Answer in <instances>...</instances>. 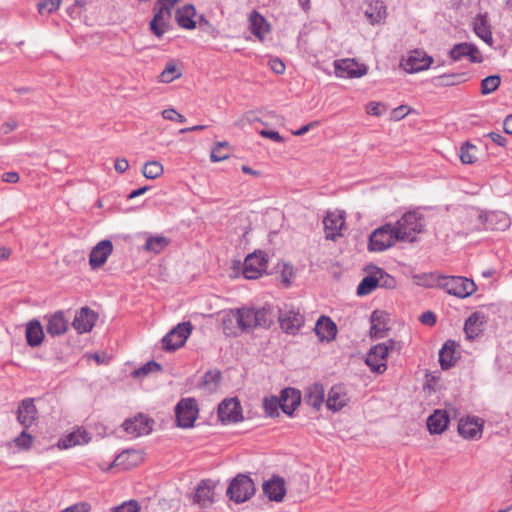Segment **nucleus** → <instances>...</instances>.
Wrapping results in <instances>:
<instances>
[{"label":"nucleus","mask_w":512,"mask_h":512,"mask_svg":"<svg viewBox=\"0 0 512 512\" xmlns=\"http://www.w3.org/2000/svg\"><path fill=\"white\" fill-rule=\"evenodd\" d=\"M424 226L423 216L415 211L405 213L394 225L400 242H413L416 235L423 232Z\"/></svg>","instance_id":"nucleus-1"},{"label":"nucleus","mask_w":512,"mask_h":512,"mask_svg":"<svg viewBox=\"0 0 512 512\" xmlns=\"http://www.w3.org/2000/svg\"><path fill=\"white\" fill-rule=\"evenodd\" d=\"M437 283L448 294L459 298H466L477 289L473 280L461 276H438Z\"/></svg>","instance_id":"nucleus-2"},{"label":"nucleus","mask_w":512,"mask_h":512,"mask_svg":"<svg viewBox=\"0 0 512 512\" xmlns=\"http://www.w3.org/2000/svg\"><path fill=\"white\" fill-rule=\"evenodd\" d=\"M400 242L395 227L391 223L375 229L369 236L368 248L370 251L382 252Z\"/></svg>","instance_id":"nucleus-3"},{"label":"nucleus","mask_w":512,"mask_h":512,"mask_svg":"<svg viewBox=\"0 0 512 512\" xmlns=\"http://www.w3.org/2000/svg\"><path fill=\"white\" fill-rule=\"evenodd\" d=\"M256 488L253 480L245 474H238L230 482L227 488V496L237 504L248 501L254 494Z\"/></svg>","instance_id":"nucleus-4"},{"label":"nucleus","mask_w":512,"mask_h":512,"mask_svg":"<svg viewBox=\"0 0 512 512\" xmlns=\"http://www.w3.org/2000/svg\"><path fill=\"white\" fill-rule=\"evenodd\" d=\"M240 332H250L256 327H268L272 320L265 309L238 308Z\"/></svg>","instance_id":"nucleus-5"},{"label":"nucleus","mask_w":512,"mask_h":512,"mask_svg":"<svg viewBox=\"0 0 512 512\" xmlns=\"http://www.w3.org/2000/svg\"><path fill=\"white\" fill-rule=\"evenodd\" d=\"M389 344L390 345L387 343H379L370 348L366 355L365 363L370 368L371 372L383 374L387 370V357L394 342L390 340Z\"/></svg>","instance_id":"nucleus-6"},{"label":"nucleus","mask_w":512,"mask_h":512,"mask_svg":"<svg viewBox=\"0 0 512 512\" xmlns=\"http://www.w3.org/2000/svg\"><path fill=\"white\" fill-rule=\"evenodd\" d=\"M177 425L182 428H191L198 416V406L193 398H185L175 407Z\"/></svg>","instance_id":"nucleus-7"},{"label":"nucleus","mask_w":512,"mask_h":512,"mask_svg":"<svg viewBox=\"0 0 512 512\" xmlns=\"http://www.w3.org/2000/svg\"><path fill=\"white\" fill-rule=\"evenodd\" d=\"M191 324L189 322L179 323L162 339L163 349L174 351L182 347L191 333Z\"/></svg>","instance_id":"nucleus-8"},{"label":"nucleus","mask_w":512,"mask_h":512,"mask_svg":"<svg viewBox=\"0 0 512 512\" xmlns=\"http://www.w3.org/2000/svg\"><path fill=\"white\" fill-rule=\"evenodd\" d=\"M433 63V58L426 54L423 50L411 51L407 58L402 59L400 66L407 73H417L426 70Z\"/></svg>","instance_id":"nucleus-9"},{"label":"nucleus","mask_w":512,"mask_h":512,"mask_svg":"<svg viewBox=\"0 0 512 512\" xmlns=\"http://www.w3.org/2000/svg\"><path fill=\"white\" fill-rule=\"evenodd\" d=\"M267 268V260L262 252H254L249 254L243 264V276L246 279H257L265 272Z\"/></svg>","instance_id":"nucleus-10"},{"label":"nucleus","mask_w":512,"mask_h":512,"mask_svg":"<svg viewBox=\"0 0 512 512\" xmlns=\"http://www.w3.org/2000/svg\"><path fill=\"white\" fill-rule=\"evenodd\" d=\"M215 487L216 483L213 480H201L196 486L192 496L193 503L199 505L201 508L210 507L215 501Z\"/></svg>","instance_id":"nucleus-11"},{"label":"nucleus","mask_w":512,"mask_h":512,"mask_svg":"<svg viewBox=\"0 0 512 512\" xmlns=\"http://www.w3.org/2000/svg\"><path fill=\"white\" fill-rule=\"evenodd\" d=\"M281 329L287 334H296L304 324V316L294 309L280 310L278 317Z\"/></svg>","instance_id":"nucleus-12"},{"label":"nucleus","mask_w":512,"mask_h":512,"mask_svg":"<svg viewBox=\"0 0 512 512\" xmlns=\"http://www.w3.org/2000/svg\"><path fill=\"white\" fill-rule=\"evenodd\" d=\"M153 423L154 421L149 417L139 414L138 416L127 419L122 426L131 436L140 437L151 433Z\"/></svg>","instance_id":"nucleus-13"},{"label":"nucleus","mask_w":512,"mask_h":512,"mask_svg":"<svg viewBox=\"0 0 512 512\" xmlns=\"http://www.w3.org/2000/svg\"><path fill=\"white\" fill-rule=\"evenodd\" d=\"M218 417L222 423H235L242 420L240 402L235 399H225L218 406Z\"/></svg>","instance_id":"nucleus-14"},{"label":"nucleus","mask_w":512,"mask_h":512,"mask_svg":"<svg viewBox=\"0 0 512 512\" xmlns=\"http://www.w3.org/2000/svg\"><path fill=\"white\" fill-rule=\"evenodd\" d=\"M484 422L478 417H465L458 423V432L465 439H480L482 437Z\"/></svg>","instance_id":"nucleus-15"},{"label":"nucleus","mask_w":512,"mask_h":512,"mask_svg":"<svg viewBox=\"0 0 512 512\" xmlns=\"http://www.w3.org/2000/svg\"><path fill=\"white\" fill-rule=\"evenodd\" d=\"M453 61H459L463 58H468L472 63H481L483 61L480 50L471 43H459L452 47L449 53Z\"/></svg>","instance_id":"nucleus-16"},{"label":"nucleus","mask_w":512,"mask_h":512,"mask_svg":"<svg viewBox=\"0 0 512 512\" xmlns=\"http://www.w3.org/2000/svg\"><path fill=\"white\" fill-rule=\"evenodd\" d=\"M367 21L372 24H380L387 17V8L383 1L367 0L361 6Z\"/></svg>","instance_id":"nucleus-17"},{"label":"nucleus","mask_w":512,"mask_h":512,"mask_svg":"<svg viewBox=\"0 0 512 512\" xmlns=\"http://www.w3.org/2000/svg\"><path fill=\"white\" fill-rule=\"evenodd\" d=\"M38 419V410L34 404V399L26 398L22 400L17 409V420L24 429L31 427Z\"/></svg>","instance_id":"nucleus-18"},{"label":"nucleus","mask_w":512,"mask_h":512,"mask_svg":"<svg viewBox=\"0 0 512 512\" xmlns=\"http://www.w3.org/2000/svg\"><path fill=\"white\" fill-rule=\"evenodd\" d=\"M97 318L98 316L93 310L88 307H82L76 312L72 326L79 334L87 333L92 330Z\"/></svg>","instance_id":"nucleus-19"},{"label":"nucleus","mask_w":512,"mask_h":512,"mask_svg":"<svg viewBox=\"0 0 512 512\" xmlns=\"http://www.w3.org/2000/svg\"><path fill=\"white\" fill-rule=\"evenodd\" d=\"M113 251V244L110 240H102L94 246L89 255V264L92 269L102 267Z\"/></svg>","instance_id":"nucleus-20"},{"label":"nucleus","mask_w":512,"mask_h":512,"mask_svg":"<svg viewBox=\"0 0 512 512\" xmlns=\"http://www.w3.org/2000/svg\"><path fill=\"white\" fill-rule=\"evenodd\" d=\"M263 492L271 501H282L286 494L284 479L278 476L272 477L264 482Z\"/></svg>","instance_id":"nucleus-21"},{"label":"nucleus","mask_w":512,"mask_h":512,"mask_svg":"<svg viewBox=\"0 0 512 512\" xmlns=\"http://www.w3.org/2000/svg\"><path fill=\"white\" fill-rule=\"evenodd\" d=\"M326 238L336 240L341 236V230L344 226V219L342 214L330 212L323 220Z\"/></svg>","instance_id":"nucleus-22"},{"label":"nucleus","mask_w":512,"mask_h":512,"mask_svg":"<svg viewBox=\"0 0 512 512\" xmlns=\"http://www.w3.org/2000/svg\"><path fill=\"white\" fill-rule=\"evenodd\" d=\"M486 316L482 312L472 313L465 321L464 331L470 340L477 338L483 331Z\"/></svg>","instance_id":"nucleus-23"},{"label":"nucleus","mask_w":512,"mask_h":512,"mask_svg":"<svg viewBox=\"0 0 512 512\" xmlns=\"http://www.w3.org/2000/svg\"><path fill=\"white\" fill-rule=\"evenodd\" d=\"M249 29L251 33L257 37L259 40L263 41L266 34L270 31V25L266 21V19L258 13L256 10H253L249 15Z\"/></svg>","instance_id":"nucleus-24"},{"label":"nucleus","mask_w":512,"mask_h":512,"mask_svg":"<svg viewBox=\"0 0 512 512\" xmlns=\"http://www.w3.org/2000/svg\"><path fill=\"white\" fill-rule=\"evenodd\" d=\"M314 330L321 341H331L337 333L336 324L326 316H321L317 320Z\"/></svg>","instance_id":"nucleus-25"},{"label":"nucleus","mask_w":512,"mask_h":512,"mask_svg":"<svg viewBox=\"0 0 512 512\" xmlns=\"http://www.w3.org/2000/svg\"><path fill=\"white\" fill-rule=\"evenodd\" d=\"M300 393L293 388H285L281 392L279 399L280 408L287 415H292L296 407L300 404Z\"/></svg>","instance_id":"nucleus-26"},{"label":"nucleus","mask_w":512,"mask_h":512,"mask_svg":"<svg viewBox=\"0 0 512 512\" xmlns=\"http://www.w3.org/2000/svg\"><path fill=\"white\" fill-rule=\"evenodd\" d=\"M475 34L488 45L493 44V37L487 14H478L473 22Z\"/></svg>","instance_id":"nucleus-27"},{"label":"nucleus","mask_w":512,"mask_h":512,"mask_svg":"<svg viewBox=\"0 0 512 512\" xmlns=\"http://www.w3.org/2000/svg\"><path fill=\"white\" fill-rule=\"evenodd\" d=\"M449 423V416L446 411L435 410L427 419V427L431 434H441Z\"/></svg>","instance_id":"nucleus-28"},{"label":"nucleus","mask_w":512,"mask_h":512,"mask_svg":"<svg viewBox=\"0 0 512 512\" xmlns=\"http://www.w3.org/2000/svg\"><path fill=\"white\" fill-rule=\"evenodd\" d=\"M388 314L381 310H375L370 317V334L375 338L384 337L387 328Z\"/></svg>","instance_id":"nucleus-29"},{"label":"nucleus","mask_w":512,"mask_h":512,"mask_svg":"<svg viewBox=\"0 0 512 512\" xmlns=\"http://www.w3.org/2000/svg\"><path fill=\"white\" fill-rule=\"evenodd\" d=\"M223 332L227 336H237L240 332V321L237 309L226 311L222 316Z\"/></svg>","instance_id":"nucleus-30"},{"label":"nucleus","mask_w":512,"mask_h":512,"mask_svg":"<svg viewBox=\"0 0 512 512\" xmlns=\"http://www.w3.org/2000/svg\"><path fill=\"white\" fill-rule=\"evenodd\" d=\"M68 329V320L64 317L63 312L58 311L48 318L46 331L52 336L64 334Z\"/></svg>","instance_id":"nucleus-31"},{"label":"nucleus","mask_w":512,"mask_h":512,"mask_svg":"<svg viewBox=\"0 0 512 512\" xmlns=\"http://www.w3.org/2000/svg\"><path fill=\"white\" fill-rule=\"evenodd\" d=\"M142 460L141 453L136 450H125L113 461V466L121 467L124 470L131 469Z\"/></svg>","instance_id":"nucleus-32"},{"label":"nucleus","mask_w":512,"mask_h":512,"mask_svg":"<svg viewBox=\"0 0 512 512\" xmlns=\"http://www.w3.org/2000/svg\"><path fill=\"white\" fill-rule=\"evenodd\" d=\"M325 389L320 383H313L310 385L305 394L306 403L315 408L319 409L324 402Z\"/></svg>","instance_id":"nucleus-33"},{"label":"nucleus","mask_w":512,"mask_h":512,"mask_svg":"<svg viewBox=\"0 0 512 512\" xmlns=\"http://www.w3.org/2000/svg\"><path fill=\"white\" fill-rule=\"evenodd\" d=\"M366 271L368 275H366L362 281L359 283L357 287V295L365 296L372 293L376 288L379 287V283L377 282V276L375 275L374 266H367Z\"/></svg>","instance_id":"nucleus-34"},{"label":"nucleus","mask_w":512,"mask_h":512,"mask_svg":"<svg viewBox=\"0 0 512 512\" xmlns=\"http://www.w3.org/2000/svg\"><path fill=\"white\" fill-rule=\"evenodd\" d=\"M346 401L347 397L343 387L336 385L330 389L326 405L330 410L338 411L346 404Z\"/></svg>","instance_id":"nucleus-35"},{"label":"nucleus","mask_w":512,"mask_h":512,"mask_svg":"<svg viewBox=\"0 0 512 512\" xmlns=\"http://www.w3.org/2000/svg\"><path fill=\"white\" fill-rule=\"evenodd\" d=\"M44 338L43 328L41 323L34 319L28 322L26 327V340L31 347L39 346Z\"/></svg>","instance_id":"nucleus-36"},{"label":"nucleus","mask_w":512,"mask_h":512,"mask_svg":"<svg viewBox=\"0 0 512 512\" xmlns=\"http://www.w3.org/2000/svg\"><path fill=\"white\" fill-rule=\"evenodd\" d=\"M195 13L196 11L193 5H185L182 8H179L175 15L178 25L185 29L195 28L196 22L193 19Z\"/></svg>","instance_id":"nucleus-37"},{"label":"nucleus","mask_w":512,"mask_h":512,"mask_svg":"<svg viewBox=\"0 0 512 512\" xmlns=\"http://www.w3.org/2000/svg\"><path fill=\"white\" fill-rule=\"evenodd\" d=\"M89 440L90 437L88 436V433L85 430L78 429L61 439L58 446L62 449H68L75 445L87 443Z\"/></svg>","instance_id":"nucleus-38"},{"label":"nucleus","mask_w":512,"mask_h":512,"mask_svg":"<svg viewBox=\"0 0 512 512\" xmlns=\"http://www.w3.org/2000/svg\"><path fill=\"white\" fill-rule=\"evenodd\" d=\"M170 243V240L164 236H148L144 245V250L152 253H160Z\"/></svg>","instance_id":"nucleus-39"},{"label":"nucleus","mask_w":512,"mask_h":512,"mask_svg":"<svg viewBox=\"0 0 512 512\" xmlns=\"http://www.w3.org/2000/svg\"><path fill=\"white\" fill-rule=\"evenodd\" d=\"M168 18L162 16V12H155L153 19L150 21V30L152 33L161 38L168 30Z\"/></svg>","instance_id":"nucleus-40"},{"label":"nucleus","mask_w":512,"mask_h":512,"mask_svg":"<svg viewBox=\"0 0 512 512\" xmlns=\"http://www.w3.org/2000/svg\"><path fill=\"white\" fill-rule=\"evenodd\" d=\"M455 351V343L447 341L439 352V362L442 369H448L453 365V353Z\"/></svg>","instance_id":"nucleus-41"},{"label":"nucleus","mask_w":512,"mask_h":512,"mask_svg":"<svg viewBox=\"0 0 512 512\" xmlns=\"http://www.w3.org/2000/svg\"><path fill=\"white\" fill-rule=\"evenodd\" d=\"M182 76V72L177 68L175 62L172 60L168 62L158 76V82L160 83H171L172 81L180 78Z\"/></svg>","instance_id":"nucleus-42"},{"label":"nucleus","mask_w":512,"mask_h":512,"mask_svg":"<svg viewBox=\"0 0 512 512\" xmlns=\"http://www.w3.org/2000/svg\"><path fill=\"white\" fill-rule=\"evenodd\" d=\"M164 172L162 164L158 161H148L142 168V174L147 179H156Z\"/></svg>","instance_id":"nucleus-43"},{"label":"nucleus","mask_w":512,"mask_h":512,"mask_svg":"<svg viewBox=\"0 0 512 512\" xmlns=\"http://www.w3.org/2000/svg\"><path fill=\"white\" fill-rule=\"evenodd\" d=\"M335 74L340 78H352V60L340 59L334 62Z\"/></svg>","instance_id":"nucleus-44"},{"label":"nucleus","mask_w":512,"mask_h":512,"mask_svg":"<svg viewBox=\"0 0 512 512\" xmlns=\"http://www.w3.org/2000/svg\"><path fill=\"white\" fill-rule=\"evenodd\" d=\"M476 147L469 142L464 143L460 147L459 157L463 164H472L476 160Z\"/></svg>","instance_id":"nucleus-45"},{"label":"nucleus","mask_w":512,"mask_h":512,"mask_svg":"<svg viewBox=\"0 0 512 512\" xmlns=\"http://www.w3.org/2000/svg\"><path fill=\"white\" fill-rule=\"evenodd\" d=\"M501 83V78L499 75H491L484 78L481 81V93L483 95L490 94L498 89Z\"/></svg>","instance_id":"nucleus-46"},{"label":"nucleus","mask_w":512,"mask_h":512,"mask_svg":"<svg viewBox=\"0 0 512 512\" xmlns=\"http://www.w3.org/2000/svg\"><path fill=\"white\" fill-rule=\"evenodd\" d=\"M375 275L377 276V282L379 287L392 289L396 286V280L394 277L386 273L383 269L374 266Z\"/></svg>","instance_id":"nucleus-47"},{"label":"nucleus","mask_w":512,"mask_h":512,"mask_svg":"<svg viewBox=\"0 0 512 512\" xmlns=\"http://www.w3.org/2000/svg\"><path fill=\"white\" fill-rule=\"evenodd\" d=\"M229 143L226 141L217 142L212 148L210 159L212 162H220L229 158V153L222 152L223 148H228Z\"/></svg>","instance_id":"nucleus-48"},{"label":"nucleus","mask_w":512,"mask_h":512,"mask_svg":"<svg viewBox=\"0 0 512 512\" xmlns=\"http://www.w3.org/2000/svg\"><path fill=\"white\" fill-rule=\"evenodd\" d=\"M161 369H162V367L159 363H157L155 361H150V362L144 364L143 366H141L140 368L134 370L132 375L134 377H143V376H147L151 372H159V371H161Z\"/></svg>","instance_id":"nucleus-49"},{"label":"nucleus","mask_w":512,"mask_h":512,"mask_svg":"<svg viewBox=\"0 0 512 512\" xmlns=\"http://www.w3.org/2000/svg\"><path fill=\"white\" fill-rule=\"evenodd\" d=\"M177 1L178 0H158L154 7V12H162V16L169 19L171 16V11Z\"/></svg>","instance_id":"nucleus-50"},{"label":"nucleus","mask_w":512,"mask_h":512,"mask_svg":"<svg viewBox=\"0 0 512 512\" xmlns=\"http://www.w3.org/2000/svg\"><path fill=\"white\" fill-rule=\"evenodd\" d=\"M263 406L268 416L274 417L279 415L278 409L280 407V402L277 397L265 398Z\"/></svg>","instance_id":"nucleus-51"},{"label":"nucleus","mask_w":512,"mask_h":512,"mask_svg":"<svg viewBox=\"0 0 512 512\" xmlns=\"http://www.w3.org/2000/svg\"><path fill=\"white\" fill-rule=\"evenodd\" d=\"M62 0H42L38 3V12L40 14H50L59 9Z\"/></svg>","instance_id":"nucleus-52"},{"label":"nucleus","mask_w":512,"mask_h":512,"mask_svg":"<svg viewBox=\"0 0 512 512\" xmlns=\"http://www.w3.org/2000/svg\"><path fill=\"white\" fill-rule=\"evenodd\" d=\"M464 74H444L439 76L437 79L441 80V85L451 86L459 84L463 81Z\"/></svg>","instance_id":"nucleus-53"},{"label":"nucleus","mask_w":512,"mask_h":512,"mask_svg":"<svg viewBox=\"0 0 512 512\" xmlns=\"http://www.w3.org/2000/svg\"><path fill=\"white\" fill-rule=\"evenodd\" d=\"M387 111V106L381 102H370L366 106V112L369 115L381 116Z\"/></svg>","instance_id":"nucleus-54"},{"label":"nucleus","mask_w":512,"mask_h":512,"mask_svg":"<svg viewBox=\"0 0 512 512\" xmlns=\"http://www.w3.org/2000/svg\"><path fill=\"white\" fill-rule=\"evenodd\" d=\"M32 440V436L28 434L25 430H23L21 434L15 438L14 442L16 446L23 449H28L32 445Z\"/></svg>","instance_id":"nucleus-55"},{"label":"nucleus","mask_w":512,"mask_h":512,"mask_svg":"<svg viewBox=\"0 0 512 512\" xmlns=\"http://www.w3.org/2000/svg\"><path fill=\"white\" fill-rule=\"evenodd\" d=\"M294 268L292 265L284 264L283 269L281 271V281L285 286H289L291 284L292 279L294 278Z\"/></svg>","instance_id":"nucleus-56"},{"label":"nucleus","mask_w":512,"mask_h":512,"mask_svg":"<svg viewBox=\"0 0 512 512\" xmlns=\"http://www.w3.org/2000/svg\"><path fill=\"white\" fill-rule=\"evenodd\" d=\"M162 117L166 120L176 121L183 123L186 121L185 117L178 113L175 109L169 108L162 111Z\"/></svg>","instance_id":"nucleus-57"},{"label":"nucleus","mask_w":512,"mask_h":512,"mask_svg":"<svg viewBox=\"0 0 512 512\" xmlns=\"http://www.w3.org/2000/svg\"><path fill=\"white\" fill-rule=\"evenodd\" d=\"M140 509L137 501L130 500L116 507L113 512H138Z\"/></svg>","instance_id":"nucleus-58"},{"label":"nucleus","mask_w":512,"mask_h":512,"mask_svg":"<svg viewBox=\"0 0 512 512\" xmlns=\"http://www.w3.org/2000/svg\"><path fill=\"white\" fill-rule=\"evenodd\" d=\"M91 510V505L88 502H79L72 506L67 507L61 512H89Z\"/></svg>","instance_id":"nucleus-59"},{"label":"nucleus","mask_w":512,"mask_h":512,"mask_svg":"<svg viewBox=\"0 0 512 512\" xmlns=\"http://www.w3.org/2000/svg\"><path fill=\"white\" fill-rule=\"evenodd\" d=\"M410 112V108L405 105H401L392 110L391 119L394 121H399L404 118Z\"/></svg>","instance_id":"nucleus-60"},{"label":"nucleus","mask_w":512,"mask_h":512,"mask_svg":"<svg viewBox=\"0 0 512 512\" xmlns=\"http://www.w3.org/2000/svg\"><path fill=\"white\" fill-rule=\"evenodd\" d=\"M269 66L276 74H283L285 72V64L279 58L270 59Z\"/></svg>","instance_id":"nucleus-61"},{"label":"nucleus","mask_w":512,"mask_h":512,"mask_svg":"<svg viewBox=\"0 0 512 512\" xmlns=\"http://www.w3.org/2000/svg\"><path fill=\"white\" fill-rule=\"evenodd\" d=\"M419 320L424 325L433 326L436 323V316L433 312L427 311L421 314Z\"/></svg>","instance_id":"nucleus-62"},{"label":"nucleus","mask_w":512,"mask_h":512,"mask_svg":"<svg viewBox=\"0 0 512 512\" xmlns=\"http://www.w3.org/2000/svg\"><path fill=\"white\" fill-rule=\"evenodd\" d=\"M1 179L5 183H17L20 180V176L17 172L10 171L2 174Z\"/></svg>","instance_id":"nucleus-63"},{"label":"nucleus","mask_w":512,"mask_h":512,"mask_svg":"<svg viewBox=\"0 0 512 512\" xmlns=\"http://www.w3.org/2000/svg\"><path fill=\"white\" fill-rule=\"evenodd\" d=\"M260 134L263 137L270 138L278 143L284 142V138L277 132L272 130H262Z\"/></svg>","instance_id":"nucleus-64"}]
</instances>
